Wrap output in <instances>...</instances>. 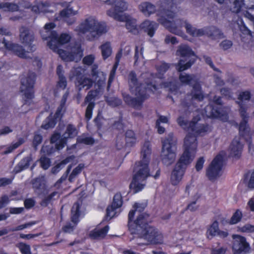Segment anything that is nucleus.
Masks as SVG:
<instances>
[{"label":"nucleus","instance_id":"55","mask_svg":"<svg viewBox=\"0 0 254 254\" xmlns=\"http://www.w3.org/2000/svg\"><path fill=\"white\" fill-rule=\"evenodd\" d=\"M16 246L18 248L22 254H32L29 245L23 243H20Z\"/></svg>","mask_w":254,"mask_h":254},{"label":"nucleus","instance_id":"15","mask_svg":"<svg viewBox=\"0 0 254 254\" xmlns=\"http://www.w3.org/2000/svg\"><path fill=\"white\" fill-rule=\"evenodd\" d=\"M223 163V157L221 154L213 159L206 170V176L210 181H214L221 175Z\"/></svg>","mask_w":254,"mask_h":254},{"label":"nucleus","instance_id":"43","mask_svg":"<svg viewBox=\"0 0 254 254\" xmlns=\"http://www.w3.org/2000/svg\"><path fill=\"white\" fill-rule=\"evenodd\" d=\"M126 143L129 146H132L137 142V138L134 132L131 130H128L126 132Z\"/></svg>","mask_w":254,"mask_h":254},{"label":"nucleus","instance_id":"18","mask_svg":"<svg viewBox=\"0 0 254 254\" xmlns=\"http://www.w3.org/2000/svg\"><path fill=\"white\" fill-rule=\"evenodd\" d=\"M190 163L180 158L175 166L170 177V182L173 186L178 185L184 175L186 169Z\"/></svg>","mask_w":254,"mask_h":254},{"label":"nucleus","instance_id":"12","mask_svg":"<svg viewBox=\"0 0 254 254\" xmlns=\"http://www.w3.org/2000/svg\"><path fill=\"white\" fill-rule=\"evenodd\" d=\"M146 206V204L145 203H135L133 205V207L134 210H130L129 212L128 218V226L129 230L131 231L132 234L135 233V230L134 228L132 227V225L133 224H135L136 227H141V225H143L144 224H145L146 222V218L148 217V215L145 213H141L137 217L136 219L134 221V222H132V220L133 218L135 212L136 211H138L139 212H141L144 210Z\"/></svg>","mask_w":254,"mask_h":254},{"label":"nucleus","instance_id":"5","mask_svg":"<svg viewBox=\"0 0 254 254\" xmlns=\"http://www.w3.org/2000/svg\"><path fill=\"white\" fill-rule=\"evenodd\" d=\"M179 79L183 84H193L191 93L187 95L180 105V106L184 109V112H186L188 108L192 104L194 100L201 101L203 99L204 95L201 90L200 85L198 82V79L195 75L181 73Z\"/></svg>","mask_w":254,"mask_h":254},{"label":"nucleus","instance_id":"46","mask_svg":"<svg viewBox=\"0 0 254 254\" xmlns=\"http://www.w3.org/2000/svg\"><path fill=\"white\" fill-rule=\"evenodd\" d=\"M177 123L184 129L190 131V122H189L188 120L183 116H180L177 119Z\"/></svg>","mask_w":254,"mask_h":254},{"label":"nucleus","instance_id":"62","mask_svg":"<svg viewBox=\"0 0 254 254\" xmlns=\"http://www.w3.org/2000/svg\"><path fill=\"white\" fill-rule=\"evenodd\" d=\"M35 224H36L35 222H29V223H25V224L19 225V226H17V227H15V228L11 229H10L9 230H8V232L9 231L13 232V231H17L21 230H23V229H24L25 228H26L27 227H30V226H32L33 225H34Z\"/></svg>","mask_w":254,"mask_h":254},{"label":"nucleus","instance_id":"22","mask_svg":"<svg viewBox=\"0 0 254 254\" xmlns=\"http://www.w3.org/2000/svg\"><path fill=\"white\" fill-rule=\"evenodd\" d=\"M2 43L4 45L6 49L12 52L14 54L18 57L22 59L30 58L28 54L31 52L28 50L26 51L21 45L18 44L9 43L4 38L3 39Z\"/></svg>","mask_w":254,"mask_h":254},{"label":"nucleus","instance_id":"28","mask_svg":"<svg viewBox=\"0 0 254 254\" xmlns=\"http://www.w3.org/2000/svg\"><path fill=\"white\" fill-rule=\"evenodd\" d=\"M230 2L233 4L230 7V10L233 12H239L242 5L247 9H254V0H230Z\"/></svg>","mask_w":254,"mask_h":254},{"label":"nucleus","instance_id":"9","mask_svg":"<svg viewBox=\"0 0 254 254\" xmlns=\"http://www.w3.org/2000/svg\"><path fill=\"white\" fill-rule=\"evenodd\" d=\"M36 76L34 72H29L21 78L20 92L24 99V105L30 104L34 97V87Z\"/></svg>","mask_w":254,"mask_h":254},{"label":"nucleus","instance_id":"53","mask_svg":"<svg viewBox=\"0 0 254 254\" xmlns=\"http://www.w3.org/2000/svg\"><path fill=\"white\" fill-rule=\"evenodd\" d=\"M99 90L98 89H96L95 90H91L90 91L86 97H85L84 102V105L86 104L87 103L89 104V103H94L92 102V100L94 98V97L97 96V94L99 92Z\"/></svg>","mask_w":254,"mask_h":254},{"label":"nucleus","instance_id":"52","mask_svg":"<svg viewBox=\"0 0 254 254\" xmlns=\"http://www.w3.org/2000/svg\"><path fill=\"white\" fill-rule=\"evenodd\" d=\"M242 216V213L240 210H236L231 218L229 223L232 225L238 223L241 221Z\"/></svg>","mask_w":254,"mask_h":254},{"label":"nucleus","instance_id":"60","mask_svg":"<svg viewBox=\"0 0 254 254\" xmlns=\"http://www.w3.org/2000/svg\"><path fill=\"white\" fill-rule=\"evenodd\" d=\"M233 46V43L231 40H225L222 41L219 44L221 49L224 51L230 49Z\"/></svg>","mask_w":254,"mask_h":254},{"label":"nucleus","instance_id":"25","mask_svg":"<svg viewBox=\"0 0 254 254\" xmlns=\"http://www.w3.org/2000/svg\"><path fill=\"white\" fill-rule=\"evenodd\" d=\"M151 154V148L150 143L147 141L143 144L141 151V160L136 163L135 167H140V166L146 165V168H148V164L150 160Z\"/></svg>","mask_w":254,"mask_h":254},{"label":"nucleus","instance_id":"23","mask_svg":"<svg viewBox=\"0 0 254 254\" xmlns=\"http://www.w3.org/2000/svg\"><path fill=\"white\" fill-rule=\"evenodd\" d=\"M78 134L76 127L72 125L68 124L66 126V130L63 135V138H61L58 143L56 145L57 150L62 149L66 143L67 138H71L75 137Z\"/></svg>","mask_w":254,"mask_h":254},{"label":"nucleus","instance_id":"40","mask_svg":"<svg viewBox=\"0 0 254 254\" xmlns=\"http://www.w3.org/2000/svg\"><path fill=\"white\" fill-rule=\"evenodd\" d=\"M69 95V93L67 91H66L63 96L62 100L61 101V104L59 107L58 108L57 111L55 113V118H61L63 113L65 111V104L66 102L67 97Z\"/></svg>","mask_w":254,"mask_h":254},{"label":"nucleus","instance_id":"35","mask_svg":"<svg viewBox=\"0 0 254 254\" xmlns=\"http://www.w3.org/2000/svg\"><path fill=\"white\" fill-rule=\"evenodd\" d=\"M77 14V12L73 11L71 8H66L60 12V16L63 18L68 25H71L75 21L74 17L69 18L70 16H73Z\"/></svg>","mask_w":254,"mask_h":254},{"label":"nucleus","instance_id":"63","mask_svg":"<svg viewBox=\"0 0 254 254\" xmlns=\"http://www.w3.org/2000/svg\"><path fill=\"white\" fill-rule=\"evenodd\" d=\"M95 60L94 56L92 55H88L85 57L83 59V63L86 65H91Z\"/></svg>","mask_w":254,"mask_h":254},{"label":"nucleus","instance_id":"64","mask_svg":"<svg viewBox=\"0 0 254 254\" xmlns=\"http://www.w3.org/2000/svg\"><path fill=\"white\" fill-rule=\"evenodd\" d=\"M226 249L223 247L218 248H212L211 250V254H225Z\"/></svg>","mask_w":254,"mask_h":254},{"label":"nucleus","instance_id":"45","mask_svg":"<svg viewBox=\"0 0 254 254\" xmlns=\"http://www.w3.org/2000/svg\"><path fill=\"white\" fill-rule=\"evenodd\" d=\"M56 124V120L53 117L52 114H51L44 121L41 127L44 129H48L50 128H53L55 126Z\"/></svg>","mask_w":254,"mask_h":254},{"label":"nucleus","instance_id":"41","mask_svg":"<svg viewBox=\"0 0 254 254\" xmlns=\"http://www.w3.org/2000/svg\"><path fill=\"white\" fill-rule=\"evenodd\" d=\"M60 196L59 192L55 191L50 194L46 196L40 202V204L42 206H47L49 204L51 203L54 200L58 199Z\"/></svg>","mask_w":254,"mask_h":254},{"label":"nucleus","instance_id":"20","mask_svg":"<svg viewBox=\"0 0 254 254\" xmlns=\"http://www.w3.org/2000/svg\"><path fill=\"white\" fill-rule=\"evenodd\" d=\"M80 204L78 202H75L71 208V219L73 224L69 222L67 223L62 228L63 232L64 233H70L72 232L74 229L76 225L79 221V217L80 216Z\"/></svg>","mask_w":254,"mask_h":254},{"label":"nucleus","instance_id":"44","mask_svg":"<svg viewBox=\"0 0 254 254\" xmlns=\"http://www.w3.org/2000/svg\"><path fill=\"white\" fill-rule=\"evenodd\" d=\"M83 72V70L81 67L73 68L70 71L69 78L72 80L73 78L75 77L76 81H77L78 79H81L83 77L82 76Z\"/></svg>","mask_w":254,"mask_h":254},{"label":"nucleus","instance_id":"39","mask_svg":"<svg viewBox=\"0 0 254 254\" xmlns=\"http://www.w3.org/2000/svg\"><path fill=\"white\" fill-rule=\"evenodd\" d=\"M30 161L31 158L29 157L23 158L14 167L13 169L14 173L17 174L27 168L29 166Z\"/></svg>","mask_w":254,"mask_h":254},{"label":"nucleus","instance_id":"61","mask_svg":"<svg viewBox=\"0 0 254 254\" xmlns=\"http://www.w3.org/2000/svg\"><path fill=\"white\" fill-rule=\"evenodd\" d=\"M41 166L44 170L48 169L51 165V161L49 158L46 157H42L40 159Z\"/></svg>","mask_w":254,"mask_h":254},{"label":"nucleus","instance_id":"2","mask_svg":"<svg viewBox=\"0 0 254 254\" xmlns=\"http://www.w3.org/2000/svg\"><path fill=\"white\" fill-rule=\"evenodd\" d=\"M74 31L79 36H85L87 41H93L106 33L107 29L95 16L87 15L80 21Z\"/></svg>","mask_w":254,"mask_h":254},{"label":"nucleus","instance_id":"34","mask_svg":"<svg viewBox=\"0 0 254 254\" xmlns=\"http://www.w3.org/2000/svg\"><path fill=\"white\" fill-rule=\"evenodd\" d=\"M140 27L144 32H146L150 37H152L158 27V24L154 21L146 20L141 23Z\"/></svg>","mask_w":254,"mask_h":254},{"label":"nucleus","instance_id":"8","mask_svg":"<svg viewBox=\"0 0 254 254\" xmlns=\"http://www.w3.org/2000/svg\"><path fill=\"white\" fill-rule=\"evenodd\" d=\"M251 94L249 91H244L240 93L239 95V101L237 103L240 107L239 112L242 121L239 126V133L241 135L245 137L250 133V129L247 124L249 119L248 114L247 113V107L243 104L244 101H249L251 98Z\"/></svg>","mask_w":254,"mask_h":254},{"label":"nucleus","instance_id":"10","mask_svg":"<svg viewBox=\"0 0 254 254\" xmlns=\"http://www.w3.org/2000/svg\"><path fill=\"white\" fill-rule=\"evenodd\" d=\"M148 168L146 165L135 167L134 170L133 180L130 184V187L133 193H135L141 190L145 186V181L150 176Z\"/></svg>","mask_w":254,"mask_h":254},{"label":"nucleus","instance_id":"57","mask_svg":"<svg viewBox=\"0 0 254 254\" xmlns=\"http://www.w3.org/2000/svg\"><path fill=\"white\" fill-rule=\"evenodd\" d=\"M95 106L94 103H89L88 104L86 112H85V119L87 121H89L92 118V111Z\"/></svg>","mask_w":254,"mask_h":254},{"label":"nucleus","instance_id":"54","mask_svg":"<svg viewBox=\"0 0 254 254\" xmlns=\"http://www.w3.org/2000/svg\"><path fill=\"white\" fill-rule=\"evenodd\" d=\"M83 168L84 165L83 164H80L75 168H74L69 177V181L71 182H72V180L75 178V177L80 173Z\"/></svg>","mask_w":254,"mask_h":254},{"label":"nucleus","instance_id":"3","mask_svg":"<svg viewBox=\"0 0 254 254\" xmlns=\"http://www.w3.org/2000/svg\"><path fill=\"white\" fill-rule=\"evenodd\" d=\"M71 38V37L69 34L62 33L59 37L57 33L55 39H52L48 42L47 45L51 50L57 53L63 60L77 62L80 60L82 55V51L80 45L76 44L75 46L72 47L71 53L67 52L59 48L60 45L68 43Z\"/></svg>","mask_w":254,"mask_h":254},{"label":"nucleus","instance_id":"19","mask_svg":"<svg viewBox=\"0 0 254 254\" xmlns=\"http://www.w3.org/2000/svg\"><path fill=\"white\" fill-rule=\"evenodd\" d=\"M19 40L20 42L25 46L27 47L28 50L31 52H34L36 49V46L32 44L34 40L33 33L28 28L22 27L20 29Z\"/></svg>","mask_w":254,"mask_h":254},{"label":"nucleus","instance_id":"4","mask_svg":"<svg viewBox=\"0 0 254 254\" xmlns=\"http://www.w3.org/2000/svg\"><path fill=\"white\" fill-rule=\"evenodd\" d=\"M141 78L144 80V84H139L135 72L131 71L128 74V84L129 90L132 95L144 98L146 97V93L149 94L157 89L155 76L151 73L146 72L141 74Z\"/></svg>","mask_w":254,"mask_h":254},{"label":"nucleus","instance_id":"42","mask_svg":"<svg viewBox=\"0 0 254 254\" xmlns=\"http://www.w3.org/2000/svg\"><path fill=\"white\" fill-rule=\"evenodd\" d=\"M100 48L101 50L103 58L105 60L109 57L112 54V48L109 42H106L102 44Z\"/></svg>","mask_w":254,"mask_h":254},{"label":"nucleus","instance_id":"50","mask_svg":"<svg viewBox=\"0 0 254 254\" xmlns=\"http://www.w3.org/2000/svg\"><path fill=\"white\" fill-rule=\"evenodd\" d=\"M24 142V140L23 138H19L17 142L14 143H12L11 145H10L7 148V150H5L3 152V154H7L11 153L13 150L18 148L20 145H21Z\"/></svg>","mask_w":254,"mask_h":254},{"label":"nucleus","instance_id":"29","mask_svg":"<svg viewBox=\"0 0 254 254\" xmlns=\"http://www.w3.org/2000/svg\"><path fill=\"white\" fill-rule=\"evenodd\" d=\"M136 98H133L127 94H123L125 102L128 105L132 106L135 109H139L141 107L142 103L149 96V94L146 93V97H142L141 96L135 95Z\"/></svg>","mask_w":254,"mask_h":254},{"label":"nucleus","instance_id":"48","mask_svg":"<svg viewBox=\"0 0 254 254\" xmlns=\"http://www.w3.org/2000/svg\"><path fill=\"white\" fill-rule=\"evenodd\" d=\"M32 187L34 191L39 193L44 188L45 185L40 179H36L32 182Z\"/></svg>","mask_w":254,"mask_h":254},{"label":"nucleus","instance_id":"13","mask_svg":"<svg viewBox=\"0 0 254 254\" xmlns=\"http://www.w3.org/2000/svg\"><path fill=\"white\" fill-rule=\"evenodd\" d=\"M213 102L218 106L214 107V105L212 104L207 106L205 108L206 116L209 118H219L224 121H227L228 118V114L227 112L222 108L221 97L214 96Z\"/></svg>","mask_w":254,"mask_h":254},{"label":"nucleus","instance_id":"26","mask_svg":"<svg viewBox=\"0 0 254 254\" xmlns=\"http://www.w3.org/2000/svg\"><path fill=\"white\" fill-rule=\"evenodd\" d=\"M92 80L95 83V86H97L98 89H100L105 84L106 81V74L98 69V66L94 64L92 66L91 73Z\"/></svg>","mask_w":254,"mask_h":254},{"label":"nucleus","instance_id":"24","mask_svg":"<svg viewBox=\"0 0 254 254\" xmlns=\"http://www.w3.org/2000/svg\"><path fill=\"white\" fill-rule=\"evenodd\" d=\"M200 120L199 116H196L193 118L190 124V131L197 135H202L208 131V125L198 123Z\"/></svg>","mask_w":254,"mask_h":254},{"label":"nucleus","instance_id":"56","mask_svg":"<svg viewBox=\"0 0 254 254\" xmlns=\"http://www.w3.org/2000/svg\"><path fill=\"white\" fill-rule=\"evenodd\" d=\"M106 102L109 105L113 107H116L122 104L121 100L115 97L107 98Z\"/></svg>","mask_w":254,"mask_h":254},{"label":"nucleus","instance_id":"37","mask_svg":"<svg viewBox=\"0 0 254 254\" xmlns=\"http://www.w3.org/2000/svg\"><path fill=\"white\" fill-rule=\"evenodd\" d=\"M109 229L108 226H106L101 229L95 228L91 231L89 235L90 237L93 239L103 238L106 235Z\"/></svg>","mask_w":254,"mask_h":254},{"label":"nucleus","instance_id":"6","mask_svg":"<svg viewBox=\"0 0 254 254\" xmlns=\"http://www.w3.org/2000/svg\"><path fill=\"white\" fill-rule=\"evenodd\" d=\"M162 147L161 159L166 166H170L175 161L176 158L177 140L172 133H169L162 141Z\"/></svg>","mask_w":254,"mask_h":254},{"label":"nucleus","instance_id":"49","mask_svg":"<svg viewBox=\"0 0 254 254\" xmlns=\"http://www.w3.org/2000/svg\"><path fill=\"white\" fill-rule=\"evenodd\" d=\"M246 181L247 187L251 189H254V169L250 171L247 175Z\"/></svg>","mask_w":254,"mask_h":254},{"label":"nucleus","instance_id":"30","mask_svg":"<svg viewBox=\"0 0 254 254\" xmlns=\"http://www.w3.org/2000/svg\"><path fill=\"white\" fill-rule=\"evenodd\" d=\"M105 3L114 6V9L109 10H112L117 14L126 11L128 8L127 3L124 0H107Z\"/></svg>","mask_w":254,"mask_h":254},{"label":"nucleus","instance_id":"1","mask_svg":"<svg viewBox=\"0 0 254 254\" xmlns=\"http://www.w3.org/2000/svg\"><path fill=\"white\" fill-rule=\"evenodd\" d=\"M176 8L175 4L172 0H160L157 20L171 32L181 35L183 33L180 30V28L183 26V21L180 19L173 20L175 16L174 10Z\"/></svg>","mask_w":254,"mask_h":254},{"label":"nucleus","instance_id":"32","mask_svg":"<svg viewBox=\"0 0 254 254\" xmlns=\"http://www.w3.org/2000/svg\"><path fill=\"white\" fill-rule=\"evenodd\" d=\"M56 26L55 23L50 22L47 23L44 26V29L41 32V36L43 40H47L52 39H55L57 32L55 31H52Z\"/></svg>","mask_w":254,"mask_h":254},{"label":"nucleus","instance_id":"17","mask_svg":"<svg viewBox=\"0 0 254 254\" xmlns=\"http://www.w3.org/2000/svg\"><path fill=\"white\" fill-rule=\"evenodd\" d=\"M107 14L116 20L121 22H126V27L129 32L134 34L138 33L136 21L135 19L125 14H117L115 12H113L112 10H107Z\"/></svg>","mask_w":254,"mask_h":254},{"label":"nucleus","instance_id":"33","mask_svg":"<svg viewBox=\"0 0 254 254\" xmlns=\"http://www.w3.org/2000/svg\"><path fill=\"white\" fill-rule=\"evenodd\" d=\"M52 5V3L49 1H40L32 6V10L36 13L40 12H51L52 10L50 9Z\"/></svg>","mask_w":254,"mask_h":254},{"label":"nucleus","instance_id":"59","mask_svg":"<svg viewBox=\"0 0 254 254\" xmlns=\"http://www.w3.org/2000/svg\"><path fill=\"white\" fill-rule=\"evenodd\" d=\"M238 230L240 232L243 233H252L254 232V225L250 224H247L242 227H239Z\"/></svg>","mask_w":254,"mask_h":254},{"label":"nucleus","instance_id":"27","mask_svg":"<svg viewBox=\"0 0 254 254\" xmlns=\"http://www.w3.org/2000/svg\"><path fill=\"white\" fill-rule=\"evenodd\" d=\"M123 204V198L120 193H117L113 197V200L111 205L109 206L106 210L107 217L109 219L116 215V210L122 206Z\"/></svg>","mask_w":254,"mask_h":254},{"label":"nucleus","instance_id":"14","mask_svg":"<svg viewBox=\"0 0 254 254\" xmlns=\"http://www.w3.org/2000/svg\"><path fill=\"white\" fill-rule=\"evenodd\" d=\"M185 23L187 33L192 36L199 37L207 34L213 39H221L224 37L221 31L215 27H211L209 32H207L204 29H196L186 22Z\"/></svg>","mask_w":254,"mask_h":254},{"label":"nucleus","instance_id":"31","mask_svg":"<svg viewBox=\"0 0 254 254\" xmlns=\"http://www.w3.org/2000/svg\"><path fill=\"white\" fill-rule=\"evenodd\" d=\"M243 147L239 139L234 138L229 147L230 155L233 157L239 158L242 153Z\"/></svg>","mask_w":254,"mask_h":254},{"label":"nucleus","instance_id":"16","mask_svg":"<svg viewBox=\"0 0 254 254\" xmlns=\"http://www.w3.org/2000/svg\"><path fill=\"white\" fill-rule=\"evenodd\" d=\"M139 237L152 244H161L163 241L162 233L154 227L147 225L139 234Z\"/></svg>","mask_w":254,"mask_h":254},{"label":"nucleus","instance_id":"7","mask_svg":"<svg viewBox=\"0 0 254 254\" xmlns=\"http://www.w3.org/2000/svg\"><path fill=\"white\" fill-rule=\"evenodd\" d=\"M176 55L183 58L176 64V68L180 72L190 68L197 58L194 52L186 45H181L178 47Z\"/></svg>","mask_w":254,"mask_h":254},{"label":"nucleus","instance_id":"36","mask_svg":"<svg viewBox=\"0 0 254 254\" xmlns=\"http://www.w3.org/2000/svg\"><path fill=\"white\" fill-rule=\"evenodd\" d=\"M75 84L79 90L83 88L89 89L92 86L93 81L91 78L82 77L81 79H78L77 81H75Z\"/></svg>","mask_w":254,"mask_h":254},{"label":"nucleus","instance_id":"58","mask_svg":"<svg viewBox=\"0 0 254 254\" xmlns=\"http://www.w3.org/2000/svg\"><path fill=\"white\" fill-rule=\"evenodd\" d=\"M4 4V8L3 9L4 11H16L18 10L19 6L15 3L6 2Z\"/></svg>","mask_w":254,"mask_h":254},{"label":"nucleus","instance_id":"38","mask_svg":"<svg viewBox=\"0 0 254 254\" xmlns=\"http://www.w3.org/2000/svg\"><path fill=\"white\" fill-rule=\"evenodd\" d=\"M139 8L146 16H149L155 11V6L147 2L141 3L139 6Z\"/></svg>","mask_w":254,"mask_h":254},{"label":"nucleus","instance_id":"11","mask_svg":"<svg viewBox=\"0 0 254 254\" xmlns=\"http://www.w3.org/2000/svg\"><path fill=\"white\" fill-rule=\"evenodd\" d=\"M184 152L180 159L190 163L194 158L197 151V141L196 136L189 133L184 139Z\"/></svg>","mask_w":254,"mask_h":254},{"label":"nucleus","instance_id":"21","mask_svg":"<svg viewBox=\"0 0 254 254\" xmlns=\"http://www.w3.org/2000/svg\"><path fill=\"white\" fill-rule=\"evenodd\" d=\"M233 238L234 240L233 250L235 254L247 253L250 251V245L247 242L246 239L244 237L240 235H233Z\"/></svg>","mask_w":254,"mask_h":254},{"label":"nucleus","instance_id":"47","mask_svg":"<svg viewBox=\"0 0 254 254\" xmlns=\"http://www.w3.org/2000/svg\"><path fill=\"white\" fill-rule=\"evenodd\" d=\"M77 142L86 145H92L95 142V140L92 137L81 135L77 137Z\"/></svg>","mask_w":254,"mask_h":254},{"label":"nucleus","instance_id":"51","mask_svg":"<svg viewBox=\"0 0 254 254\" xmlns=\"http://www.w3.org/2000/svg\"><path fill=\"white\" fill-rule=\"evenodd\" d=\"M219 229V223L217 221H215L208 229V233L211 236H215L218 234Z\"/></svg>","mask_w":254,"mask_h":254}]
</instances>
